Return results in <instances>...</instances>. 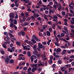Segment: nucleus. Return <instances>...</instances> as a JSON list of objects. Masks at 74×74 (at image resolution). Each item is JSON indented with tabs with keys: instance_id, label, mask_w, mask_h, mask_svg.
<instances>
[{
	"instance_id": "1",
	"label": "nucleus",
	"mask_w": 74,
	"mask_h": 74,
	"mask_svg": "<svg viewBox=\"0 0 74 74\" xmlns=\"http://www.w3.org/2000/svg\"><path fill=\"white\" fill-rule=\"evenodd\" d=\"M10 41L5 42L4 44H2V46L4 48L6 49L7 48V46L6 45H7V44H10Z\"/></svg>"
},
{
	"instance_id": "2",
	"label": "nucleus",
	"mask_w": 74,
	"mask_h": 74,
	"mask_svg": "<svg viewBox=\"0 0 74 74\" xmlns=\"http://www.w3.org/2000/svg\"><path fill=\"white\" fill-rule=\"evenodd\" d=\"M9 17L10 18H14L15 16H14V13L12 12L10 13L9 14Z\"/></svg>"
},
{
	"instance_id": "3",
	"label": "nucleus",
	"mask_w": 74,
	"mask_h": 74,
	"mask_svg": "<svg viewBox=\"0 0 74 74\" xmlns=\"http://www.w3.org/2000/svg\"><path fill=\"white\" fill-rule=\"evenodd\" d=\"M10 62V58H7L6 59V60H5V63L6 64H8Z\"/></svg>"
},
{
	"instance_id": "4",
	"label": "nucleus",
	"mask_w": 74,
	"mask_h": 74,
	"mask_svg": "<svg viewBox=\"0 0 74 74\" xmlns=\"http://www.w3.org/2000/svg\"><path fill=\"white\" fill-rule=\"evenodd\" d=\"M53 55L55 57V58L56 57V59L57 58H59L60 56H58V55H56V53L55 52H54L53 54Z\"/></svg>"
},
{
	"instance_id": "5",
	"label": "nucleus",
	"mask_w": 74,
	"mask_h": 74,
	"mask_svg": "<svg viewBox=\"0 0 74 74\" xmlns=\"http://www.w3.org/2000/svg\"><path fill=\"white\" fill-rule=\"evenodd\" d=\"M4 39L5 40L6 42H7V41H8L7 40H10V38L8 37V36H6V37H5L4 38Z\"/></svg>"
},
{
	"instance_id": "6",
	"label": "nucleus",
	"mask_w": 74,
	"mask_h": 74,
	"mask_svg": "<svg viewBox=\"0 0 74 74\" xmlns=\"http://www.w3.org/2000/svg\"><path fill=\"white\" fill-rule=\"evenodd\" d=\"M38 48L40 49H41L42 48V45L40 43H38Z\"/></svg>"
},
{
	"instance_id": "7",
	"label": "nucleus",
	"mask_w": 74,
	"mask_h": 74,
	"mask_svg": "<svg viewBox=\"0 0 74 74\" xmlns=\"http://www.w3.org/2000/svg\"><path fill=\"white\" fill-rule=\"evenodd\" d=\"M36 70H37V68H33L32 69L31 71L32 72V73H34L35 72V71Z\"/></svg>"
},
{
	"instance_id": "8",
	"label": "nucleus",
	"mask_w": 74,
	"mask_h": 74,
	"mask_svg": "<svg viewBox=\"0 0 74 74\" xmlns=\"http://www.w3.org/2000/svg\"><path fill=\"white\" fill-rule=\"evenodd\" d=\"M31 41H32V42L34 44H36V41L35 40V39L33 38L31 40Z\"/></svg>"
},
{
	"instance_id": "9",
	"label": "nucleus",
	"mask_w": 74,
	"mask_h": 74,
	"mask_svg": "<svg viewBox=\"0 0 74 74\" xmlns=\"http://www.w3.org/2000/svg\"><path fill=\"white\" fill-rule=\"evenodd\" d=\"M21 32L22 36H24L25 35H26V34H25V32H24L23 31H21Z\"/></svg>"
},
{
	"instance_id": "10",
	"label": "nucleus",
	"mask_w": 74,
	"mask_h": 74,
	"mask_svg": "<svg viewBox=\"0 0 74 74\" xmlns=\"http://www.w3.org/2000/svg\"><path fill=\"white\" fill-rule=\"evenodd\" d=\"M31 70L32 68L31 67H29L28 69L27 72H28V73H30V74H31V72H30V71H31Z\"/></svg>"
},
{
	"instance_id": "11",
	"label": "nucleus",
	"mask_w": 74,
	"mask_h": 74,
	"mask_svg": "<svg viewBox=\"0 0 74 74\" xmlns=\"http://www.w3.org/2000/svg\"><path fill=\"white\" fill-rule=\"evenodd\" d=\"M16 45H17L18 46H20L21 45V43L19 41H16Z\"/></svg>"
},
{
	"instance_id": "12",
	"label": "nucleus",
	"mask_w": 74,
	"mask_h": 74,
	"mask_svg": "<svg viewBox=\"0 0 74 74\" xmlns=\"http://www.w3.org/2000/svg\"><path fill=\"white\" fill-rule=\"evenodd\" d=\"M47 36H51V33H50L48 31H47Z\"/></svg>"
},
{
	"instance_id": "13",
	"label": "nucleus",
	"mask_w": 74,
	"mask_h": 74,
	"mask_svg": "<svg viewBox=\"0 0 74 74\" xmlns=\"http://www.w3.org/2000/svg\"><path fill=\"white\" fill-rule=\"evenodd\" d=\"M29 25V23H27V22H24L23 23V26H27Z\"/></svg>"
},
{
	"instance_id": "14",
	"label": "nucleus",
	"mask_w": 74,
	"mask_h": 74,
	"mask_svg": "<svg viewBox=\"0 0 74 74\" xmlns=\"http://www.w3.org/2000/svg\"><path fill=\"white\" fill-rule=\"evenodd\" d=\"M34 16L35 18H37V17H38L39 16H40V15L38 14H34Z\"/></svg>"
},
{
	"instance_id": "15",
	"label": "nucleus",
	"mask_w": 74,
	"mask_h": 74,
	"mask_svg": "<svg viewBox=\"0 0 74 74\" xmlns=\"http://www.w3.org/2000/svg\"><path fill=\"white\" fill-rule=\"evenodd\" d=\"M10 27L11 28H13V27H14V25L13 23H11L10 24Z\"/></svg>"
},
{
	"instance_id": "16",
	"label": "nucleus",
	"mask_w": 74,
	"mask_h": 74,
	"mask_svg": "<svg viewBox=\"0 0 74 74\" xmlns=\"http://www.w3.org/2000/svg\"><path fill=\"white\" fill-rule=\"evenodd\" d=\"M66 52H67V51L66 50H64L62 51V54L63 55H65Z\"/></svg>"
},
{
	"instance_id": "17",
	"label": "nucleus",
	"mask_w": 74,
	"mask_h": 74,
	"mask_svg": "<svg viewBox=\"0 0 74 74\" xmlns=\"http://www.w3.org/2000/svg\"><path fill=\"white\" fill-rule=\"evenodd\" d=\"M8 32H5L3 33V34L4 35H5V36H8Z\"/></svg>"
},
{
	"instance_id": "18",
	"label": "nucleus",
	"mask_w": 74,
	"mask_h": 74,
	"mask_svg": "<svg viewBox=\"0 0 74 74\" xmlns=\"http://www.w3.org/2000/svg\"><path fill=\"white\" fill-rule=\"evenodd\" d=\"M25 15L26 17H28L29 16V13L28 12H26L25 13Z\"/></svg>"
},
{
	"instance_id": "19",
	"label": "nucleus",
	"mask_w": 74,
	"mask_h": 74,
	"mask_svg": "<svg viewBox=\"0 0 74 74\" xmlns=\"http://www.w3.org/2000/svg\"><path fill=\"white\" fill-rule=\"evenodd\" d=\"M16 12V16H15V19H18V13H16V12Z\"/></svg>"
},
{
	"instance_id": "20",
	"label": "nucleus",
	"mask_w": 74,
	"mask_h": 74,
	"mask_svg": "<svg viewBox=\"0 0 74 74\" xmlns=\"http://www.w3.org/2000/svg\"><path fill=\"white\" fill-rule=\"evenodd\" d=\"M8 34L9 35V36H10V37H14V35L12 34L9 32L8 33Z\"/></svg>"
},
{
	"instance_id": "21",
	"label": "nucleus",
	"mask_w": 74,
	"mask_h": 74,
	"mask_svg": "<svg viewBox=\"0 0 74 74\" xmlns=\"http://www.w3.org/2000/svg\"><path fill=\"white\" fill-rule=\"evenodd\" d=\"M37 37H36V36L35 35H34L32 36V38L33 39H34L35 40L36 38Z\"/></svg>"
},
{
	"instance_id": "22",
	"label": "nucleus",
	"mask_w": 74,
	"mask_h": 74,
	"mask_svg": "<svg viewBox=\"0 0 74 74\" xmlns=\"http://www.w3.org/2000/svg\"><path fill=\"white\" fill-rule=\"evenodd\" d=\"M8 51L10 52H12V50L10 48H8Z\"/></svg>"
},
{
	"instance_id": "23",
	"label": "nucleus",
	"mask_w": 74,
	"mask_h": 74,
	"mask_svg": "<svg viewBox=\"0 0 74 74\" xmlns=\"http://www.w3.org/2000/svg\"><path fill=\"white\" fill-rule=\"evenodd\" d=\"M27 56H31L30 51H28L27 52Z\"/></svg>"
},
{
	"instance_id": "24",
	"label": "nucleus",
	"mask_w": 74,
	"mask_h": 74,
	"mask_svg": "<svg viewBox=\"0 0 74 74\" xmlns=\"http://www.w3.org/2000/svg\"><path fill=\"white\" fill-rule=\"evenodd\" d=\"M60 51H61V49L59 48L57 49L56 50V52H60Z\"/></svg>"
},
{
	"instance_id": "25",
	"label": "nucleus",
	"mask_w": 74,
	"mask_h": 74,
	"mask_svg": "<svg viewBox=\"0 0 74 74\" xmlns=\"http://www.w3.org/2000/svg\"><path fill=\"white\" fill-rule=\"evenodd\" d=\"M13 23L14 24V25H17V21L15 19H14Z\"/></svg>"
},
{
	"instance_id": "26",
	"label": "nucleus",
	"mask_w": 74,
	"mask_h": 74,
	"mask_svg": "<svg viewBox=\"0 0 74 74\" xmlns=\"http://www.w3.org/2000/svg\"><path fill=\"white\" fill-rule=\"evenodd\" d=\"M55 44L57 47H59V45H60L58 43V42H55Z\"/></svg>"
},
{
	"instance_id": "27",
	"label": "nucleus",
	"mask_w": 74,
	"mask_h": 74,
	"mask_svg": "<svg viewBox=\"0 0 74 74\" xmlns=\"http://www.w3.org/2000/svg\"><path fill=\"white\" fill-rule=\"evenodd\" d=\"M61 13L63 16H64V15H66V12H65V11H62Z\"/></svg>"
},
{
	"instance_id": "28",
	"label": "nucleus",
	"mask_w": 74,
	"mask_h": 74,
	"mask_svg": "<svg viewBox=\"0 0 74 74\" xmlns=\"http://www.w3.org/2000/svg\"><path fill=\"white\" fill-rule=\"evenodd\" d=\"M31 60V62L32 63H33V62L34 61V59L33 58L32 56H31L30 58Z\"/></svg>"
},
{
	"instance_id": "29",
	"label": "nucleus",
	"mask_w": 74,
	"mask_h": 74,
	"mask_svg": "<svg viewBox=\"0 0 74 74\" xmlns=\"http://www.w3.org/2000/svg\"><path fill=\"white\" fill-rule=\"evenodd\" d=\"M14 60L13 59H11L10 61V63L11 64L12 63H14Z\"/></svg>"
},
{
	"instance_id": "30",
	"label": "nucleus",
	"mask_w": 74,
	"mask_h": 74,
	"mask_svg": "<svg viewBox=\"0 0 74 74\" xmlns=\"http://www.w3.org/2000/svg\"><path fill=\"white\" fill-rule=\"evenodd\" d=\"M48 63L50 64H52V63H53V62H52V60H49Z\"/></svg>"
},
{
	"instance_id": "31",
	"label": "nucleus",
	"mask_w": 74,
	"mask_h": 74,
	"mask_svg": "<svg viewBox=\"0 0 74 74\" xmlns=\"http://www.w3.org/2000/svg\"><path fill=\"white\" fill-rule=\"evenodd\" d=\"M9 21L10 22H14V19L12 18H10Z\"/></svg>"
},
{
	"instance_id": "32",
	"label": "nucleus",
	"mask_w": 74,
	"mask_h": 74,
	"mask_svg": "<svg viewBox=\"0 0 74 74\" xmlns=\"http://www.w3.org/2000/svg\"><path fill=\"white\" fill-rule=\"evenodd\" d=\"M55 39L56 40V41L57 42H59V39L57 37V36H56V38Z\"/></svg>"
},
{
	"instance_id": "33",
	"label": "nucleus",
	"mask_w": 74,
	"mask_h": 74,
	"mask_svg": "<svg viewBox=\"0 0 74 74\" xmlns=\"http://www.w3.org/2000/svg\"><path fill=\"white\" fill-rule=\"evenodd\" d=\"M37 20L38 21H41V18L40 17H39L37 18Z\"/></svg>"
},
{
	"instance_id": "34",
	"label": "nucleus",
	"mask_w": 74,
	"mask_h": 74,
	"mask_svg": "<svg viewBox=\"0 0 74 74\" xmlns=\"http://www.w3.org/2000/svg\"><path fill=\"white\" fill-rule=\"evenodd\" d=\"M35 17H34V16H31V18L32 19L33 21H35Z\"/></svg>"
},
{
	"instance_id": "35",
	"label": "nucleus",
	"mask_w": 74,
	"mask_h": 74,
	"mask_svg": "<svg viewBox=\"0 0 74 74\" xmlns=\"http://www.w3.org/2000/svg\"><path fill=\"white\" fill-rule=\"evenodd\" d=\"M70 9H71V10H74V7L73 6H70V5L69 6Z\"/></svg>"
},
{
	"instance_id": "36",
	"label": "nucleus",
	"mask_w": 74,
	"mask_h": 74,
	"mask_svg": "<svg viewBox=\"0 0 74 74\" xmlns=\"http://www.w3.org/2000/svg\"><path fill=\"white\" fill-rule=\"evenodd\" d=\"M58 63L60 64H62V61L61 60H58L57 61Z\"/></svg>"
},
{
	"instance_id": "37",
	"label": "nucleus",
	"mask_w": 74,
	"mask_h": 74,
	"mask_svg": "<svg viewBox=\"0 0 74 74\" xmlns=\"http://www.w3.org/2000/svg\"><path fill=\"white\" fill-rule=\"evenodd\" d=\"M35 40L38 42H39V41H40V39H38V38L37 37L35 39Z\"/></svg>"
},
{
	"instance_id": "38",
	"label": "nucleus",
	"mask_w": 74,
	"mask_h": 74,
	"mask_svg": "<svg viewBox=\"0 0 74 74\" xmlns=\"http://www.w3.org/2000/svg\"><path fill=\"white\" fill-rule=\"evenodd\" d=\"M64 29L67 32H68V30H67V28L66 27H64Z\"/></svg>"
},
{
	"instance_id": "39",
	"label": "nucleus",
	"mask_w": 74,
	"mask_h": 74,
	"mask_svg": "<svg viewBox=\"0 0 74 74\" xmlns=\"http://www.w3.org/2000/svg\"><path fill=\"white\" fill-rule=\"evenodd\" d=\"M56 15H57V16H58V17H59V18H62V16H60V15H59V14H57Z\"/></svg>"
},
{
	"instance_id": "40",
	"label": "nucleus",
	"mask_w": 74,
	"mask_h": 74,
	"mask_svg": "<svg viewBox=\"0 0 74 74\" xmlns=\"http://www.w3.org/2000/svg\"><path fill=\"white\" fill-rule=\"evenodd\" d=\"M58 16H57L56 15L54 16L53 17V19L55 18L56 19H58Z\"/></svg>"
},
{
	"instance_id": "41",
	"label": "nucleus",
	"mask_w": 74,
	"mask_h": 74,
	"mask_svg": "<svg viewBox=\"0 0 74 74\" xmlns=\"http://www.w3.org/2000/svg\"><path fill=\"white\" fill-rule=\"evenodd\" d=\"M61 37H64V36L65 35L63 33H61Z\"/></svg>"
},
{
	"instance_id": "42",
	"label": "nucleus",
	"mask_w": 74,
	"mask_h": 74,
	"mask_svg": "<svg viewBox=\"0 0 74 74\" xmlns=\"http://www.w3.org/2000/svg\"><path fill=\"white\" fill-rule=\"evenodd\" d=\"M23 30L24 31H27V27H24L23 28Z\"/></svg>"
},
{
	"instance_id": "43",
	"label": "nucleus",
	"mask_w": 74,
	"mask_h": 74,
	"mask_svg": "<svg viewBox=\"0 0 74 74\" xmlns=\"http://www.w3.org/2000/svg\"><path fill=\"white\" fill-rule=\"evenodd\" d=\"M55 24H54L52 26V27L53 29H55Z\"/></svg>"
},
{
	"instance_id": "44",
	"label": "nucleus",
	"mask_w": 74,
	"mask_h": 74,
	"mask_svg": "<svg viewBox=\"0 0 74 74\" xmlns=\"http://www.w3.org/2000/svg\"><path fill=\"white\" fill-rule=\"evenodd\" d=\"M11 49L12 50L13 52H14L15 51V47H12Z\"/></svg>"
},
{
	"instance_id": "45",
	"label": "nucleus",
	"mask_w": 74,
	"mask_h": 74,
	"mask_svg": "<svg viewBox=\"0 0 74 74\" xmlns=\"http://www.w3.org/2000/svg\"><path fill=\"white\" fill-rule=\"evenodd\" d=\"M23 70H26L27 69V67H24L23 68Z\"/></svg>"
},
{
	"instance_id": "46",
	"label": "nucleus",
	"mask_w": 74,
	"mask_h": 74,
	"mask_svg": "<svg viewBox=\"0 0 74 74\" xmlns=\"http://www.w3.org/2000/svg\"><path fill=\"white\" fill-rule=\"evenodd\" d=\"M53 56H51L50 57V59L51 60H53Z\"/></svg>"
},
{
	"instance_id": "47",
	"label": "nucleus",
	"mask_w": 74,
	"mask_h": 74,
	"mask_svg": "<svg viewBox=\"0 0 74 74\" xmlns=\"http://www.w3.org/2000/svg\"><path fill=\"white\" fill-rule=\"evenodd\" d=\"M1 52L2 55H4V53H5V52H4V51H3V50H2L1 51Z\"/></svg>"
},
{
	"instance_id": "48",
	"label": "nucleus",
	"mask_w": 74,
	"mask_h": 74,
	"mask_svg": "<svg viewBox=\"0 0 74 74\" xmlns=\"http://www.w3.org/2000/svg\"><path fill=\"white\" fill-rule=\"evenodd\" d=\"M71 50L70 51H69V50H68L67 51V52L69 54H70L71 53Z\"/></svg>"
},
{
	"instance_id": "49",
	"label": "nucleus",
	"mask_w": 74,
	"mask_h": 74,
	"mask_svg": "<svg viewBox=\"0 0 74 74\" xmlns=\"http://www.w3.org/2000/svg\"><path fill=\"white\" fill-rule=\"evenodd\" d=\"M18 35L19 36H21V31L19 32L18 33Z\"/></svg>"
},
{
	"instance_id": "50",
	"label": "nucleus",
	"mask_w": 74,
	"mask_h": 74,
	"mask_svg": "<svg viewBox=\"0 0 74 74\" xmlns=\"http://www.w3.org/2000/svg\"><path fill=\"white\" fill-rule=\"evenodd\" d=\"M49 31L51 33V32H52V28H51V27L49 28Z\"/></svg>"
},
{
	"instance_id": "51",
	"label": "nucleus",
	"mask_w": 74,
	"mask_h": 74,
	"mask_svg": "<svg viewBox=\"0 0 74 74\" xmlns=\"http://www.w3.org/2000/svg\"><path fill=\"white\" fill-rule=\"evenodd\" d=\"M74 3H73V2H71L70 4H69V6H71V5H74Z\"/></svg>"
},
{
	"instance_id": "52",
	"label": "nucleus",
	"mask_w": 74,
	"mask_h": 74,
	"mask_svg": "<svg viewBox=\"0 0 74 74\" xmlns=\"http://www.w3.org/2000/svg\"><path fill=\"white\" fill-rule=\"evenodd\" d=\"M42 44H44V45H47V42L45 41L42 42Z\"/></svg>"
},
{
	"instance_id": "53",
	"label": "nucleus",
	"mask_w": 74,
	"mask_h": 74,
	"mask_svg": "<svg viewBox=\"0 0 74 74\" xmlns=\"http://www.w3.org/2000/svg\"><path fill=\"white\" fill-rule=\"evenodd\" d=\"M70 13H71L72 14H73V10L71 9H70Z\"/></svg>"
},
{
	"instance_id": "54",
	"label": "nucleus",
	"mask_w": 74,
	"mask_h": 74,
	"mask_svg": "<svg viewBox=\"0 0 74 74\" xmlns=\"http://www.w3.org/2000/svg\"><path fill=\"white\" fill-rule=\"evenodd\" d=\"M15 6V4H12L10 6L11 8H14V6Z\"/></svg>"
},
{
	"instance_id": "55",
	"label": "nucleus",
	"mask_w": 74,
	"mask_h": 74,
	"mask_svg": "<svg viewBox=\"0 0 74 74\" xmlns=\"http://www.w3.org/2000/svg\"><path fill=\"white\" fill-rule=\"evenodd\" d=\"M61 71H64V67H62L61 68Z\"/></svg>"
},
{
	"instance_id": "56",
	"label": "nucleus",
	"mask_w": 74,
	"mask_h": 74,
	"mask_svg": "<svg viewBox=\"0 0 74 74\" xmlns=\"http://www.w3.org/2000/svg\"><path fill=\"white\" fill-rule=\"evenodd\" d=\"M52 12V10L51 9H50L49 10V14H50V15H51V13Z\"/></svg>"
},
{
	"instance_id": "57",
	"label": "nucleus",
	"mask_w": 74,
	"mask_h": 74,
	"mask_svg": "<svg viewBox=\"0 0 74 74\" xmlns=\"http://www.w3.org/2000/svg\"><path fill=\"white\" fill-rule=\"evenodd\" d=\"M32 56L33 57V58H34V59H36V58H37V56L34 55H32Z\"/></svg>"
},
{
	"instance_id": "58",
	"label": "nucleus",
	"mask_w": 74,
	"mask_h": 74,
	"mask_svg": "<svg viewBox=\"0 0 74 74\" xmlns=\"http://www.w3.org/2000/svg\"><path fill=\"white\" fill-rule=\"evenodd\" d=\"M47 65H48V62L45 61V66H47Z\"/></svg>"
},
{
	"instance_id": "59",
	"label": "nucleus",
	"mask_w": 74,
	"mask_h": 74,
	"mask_svg": "<svg viewBox=\"0 0 74 74\" xmlns=\"http://www.w3.org/2000/svg\"><path fill=\"white\" fill-rule=\"evenodd\" d=\"M70 58L71 59H74V56L73 55H72L70 57Z\"/></svg>"
},
{
	"instance_id": "60",
	"label": "nucleus",
	"mask_w": 74,
	"mask_h": 74,
	"mask_svg": "<svg viewBox=\"0 0 74 74\" xmlns=\"http://www.w3.org/2000/svg\"><path fill=\"white\" fill-rule=\"evenodd\" d=\"M14 27L15 28V30H17V27L15 25H14Z\"/></svg>"
},
{
	"instance_id": "61",
	"label": "nucleus",
	"mask_w": 74,
	"mask_h": 74,
	"mask_svg": "<svg viewBox=\"0 0 74 74\" xmlns=\"http://www.w3.org/2000/svg\"><path fill=\"white\" fill-rule=\"evenodd\" d=\"M22 57H20L18 58V60H22Z\"/></svg>"
},
{
	"instance_id": "62",
	"label": "nucleus",
	"mask_w": 74,
	"mask_h": 74,
	"mask_svg": "<svg viewBox=\"0 0 74 74\" xmlns=\"http://www.w3.org/2000/svg\"><path fill=\"white\" fill-rule=\"evenodd\" d=\"M37 48V46L36 45H35L33 46V48L34 49H36V48Z\"/></svg>"
},
{
	"instance_id": "63",
	"label": "nucleus",
	"mask_w": 74,
	"mask_h": 74,
	"mask_svg": "<svg viewBox=\"0 0 74 74\" xmlns=\"http://www.w3.org/2000/svg\"><path fill=\"white\" fill-rule=\"evenodd\" d=\"M65 66H66L67 67H70V65L69 64H66L65 65Z\"/></svg>"
},
{
	"instance_id": "64",
	"label": "nucleus",
	"mask_w": 74,
	"mask_h": 74,
	"mask_svg": "<svg viewBox=\"0 0 74 74\" xmlns=\"http://www.w3.org/2000/svg\"><path fill=\"white\" fill-rule=\"evenodd\" d=\"M53 22H57V19H56L55 18L53 20Z\"/></svg>"
}]
</instances>
